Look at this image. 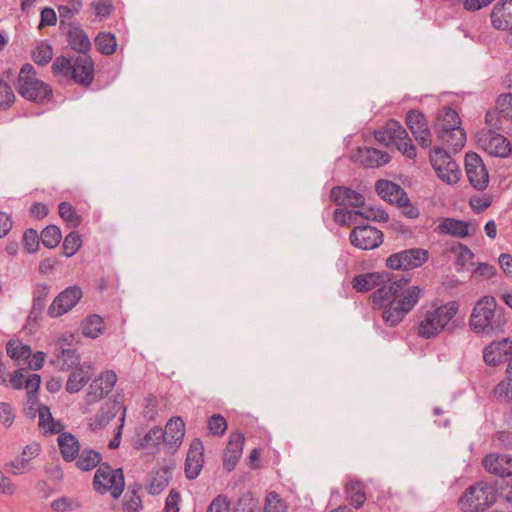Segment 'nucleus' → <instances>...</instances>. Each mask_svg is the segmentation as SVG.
<instances>
[{
	"mask_svg": "<svg viewBox=\"0 0 512 512\" xmlns=\"http://www.w3.org/2000/svg\"><path fill=\"white\" fill-rule=\"evenodd\" d=\"M410 278L402 277L392 280L390 273L370 272L356 275L352 286L360 293H366L378 287L371 295L374 309H382L383 322L389 327L398 326L423 296L420 286L405 289Z\"/></svg>",
	"mask_w": 512,
	"mask_h": 512,
	"instance_id": "1",
	"label": "nucleus"
},
{
	"mask_svg": "<svg viewBox=\"0 0 512 512\" xmlns=\"http://www.w3.org/2000/svg\"><path fill=\"white\" fill-rule=\"evenodd\" d=\"M507 317L503 308H497L493 296H483L475 304L469 325L476 334L495 336L504 332Z\"/></svg>",
	"mask_w": 512,
	"mask_h": 512,
	"instance_id": "2",
	"label": "nucleus"
},
{
	"mask_svg": "<svg viewBox=\"0 0 512 512\" xmlns=\"http://www.w3.org/2000/svg\"><path fill=\"white\" fill-rule=\"evenodd\" d=\"M458 310V302L449 301L426 311H419L418 336L424 339L435 338L448 327Z\"/></svg>",
	"mask_w": 512,
	"mask_h": 512,
	"instance_id": "3",
	"label": "nucleus"
},
{
	"mask_svg": "<svg viewBox=\"0 0 512 512\" xmlns=\"http://www.w3.org/2000/svg\"><path fill=\"white\" fill-rule=\"evenodd\" d=\"M17 91L26 100L37 104L47 103L53 97L52 88L36 78L35 68L29 63L24 64L20 69Z\"/></svg>",
	"mask_w": 512,
	"mask_h": 512,
	"instance_id": "4",
	"label": "nucleus"
},
{
	"mask_svg": "<svg viewBox=\"0 0 512 512\" xmlns=\"http://www.w3.org/2000/svg\"><path fill=\"white\" fill-rule=\"evenodd\" d=\"M496 502V490L487 482L479 481L465 489L458 500L463 512H482Z\"/></svg>",
	"mask_w": 512,
	"mask_h": 512,
	"instance_id": "5",
	"label": "nucleus"
},
{
	"mask_svg": "<svg viewBox=\"0 0 512 512\" xmlns=\"http://www.w3.org/2000/svg\"><path fill=\"white\" fill-rule=\"evenodd\" d=\"M93 488L99 494L109 492L113 498H119L125 488L123 470L112 469L108 463L100 464L94 474Z\"/></svg>",
	"mask_w": 512,
	"mask_h": 512,
	"instance_id": "6",
	"label": "nucleus"
},
{
	"mask_svg": "<svg viewBox=\"0 0 512 512\" xmlns=\"http://www.w3.org/2000/svg\"><path fill=\"white\" fill-rule=\"evenodd\" d=\"M485 122L498 131L512 130V93H502L497 97L495 108L485 115Z\"/></svg>",
	"mask_w": 512,
	"mask_h": 512,
	"instance_id": "7",
	"label": "nucleus"
},
{
	"mask_svg": "<svg viewBox=\"0 0 512 512\" xmlns=\"http://www.w3.org/2000/svg\"><path fill=\"white\" fill-rule=\"evenodd\" d=\"M429 259V253L422 248H410L393 253L386 259V266L392 270H410L422 266Z\"/></svg>",
	"mask_w": 512,
	"mask_h": 512,
	"instance_id": "8",
	"label": "nucleus"
},
{
	"mask_svg": "<svg viewBox=\"0 0 512 512\" xmlns=\"http://www.w3.org/2000/svg\"><path fill=\"white\" fill-rule=\"evenodd\" d=\"M477 142L484 151L492 156L506 158L512 151L510 141L503 135L496 133L493 128L479 132Z\"/></svg>",
	"mask_w": 512,
	"mask_h": 512,
	"instance_id": "9",
	"label": "nucleus"
},
{
	"mask_svg": "<svg viewBox=\"0 0 512 512\" xmlns=\"http://www.w3.org/2000/svg\"><path fill=\"white\" fill-rule=\"evenodd\" d=\"M383 232L370 225L356 226L350 232V243L361 250H372L383 243Z\"/></svg>",
	"mask_w": 512,
	"mask_h": 512,
	"instance_id": "10",
	"label": "nucleus"
},
{
	"mask_svg": "<svg viewBox=\"0 0 512 512\" xmlns=\"http://www.w3.org/2000/svg\"><path fill=\"white\" fill-rule=\"evenodd\" d=\"M465 170L470 184L477 190L483 191L489 183L488 171L481 157L474 152L465 156Z\"/></svg>",
	"mask_w": 512,
	"mask_h": 512,
	"instance_id": "11",
	"label": "nucleus"
},
{
	"mask_svg": "<svg viewBox=\"0 0 512 512\" xmlns=\"http://www.w3.org/2000/svg\"><path fill=\"white\" fill-rule=\"evenodd\" d=\"M405 121L418 144L422 148H429L432 144V136L424 114L412 109L407 112Z\"/></svg>",
	"mask_w": 512,
	"mask_h": 512,
	"instance_id": "12",
	"label": "nucleus"
},
{
	"mask_svg": "<svg viewBox=\"0 0 512 512\" xmlns=\"http://www.w3.org/2000/svg\"><path fill=\"white\" fill-rule=\"evenodd\" d=\"M82 290L79 287H68L55 297L48 308V315L52 318L62 316L70 311L81 299Z\"/></svg>",
	"mask_w": 512,
	"mask_h": 512,
	"instance_id": "13",
	"label": "nucleus"
},
{
	"mask_svg": "<svg viewBox=\"0 0 512 512\" xmlns=\"http://www.w3.org/2000/svg\"><path fill=\"white\" fill-rule=\"evenodd\" d=\"M116 382L117 375L114 371L108 370L104 372L90 384L89 391L85 396L86 402L90 404L102 399L111 392Z\"/></svg>",
	"mask_w": 512,
	"mask_h": 512,
	"instance_id": "14",
	"label": "nucleus"
},
{
	"mask_svg": "<svg viewBox=\"0 0 512 512\" xmlns=\"http://www.w3.org/2000/svg\"><path fill=\"white\" fill-rule=\"evenodd\" d=\"M512 354V338L493 341L483 350V359L489 366H498Z\"/></svg>",
	"mask_w": 512,
	"mask_h": 512,
	"instance_id": "15",
	"label": "nucleus"
},
{
	"mask_svg": "<svg viewBox=\"0 0 512 512\" xmlns=\"http://www.w3.org/2000/svg\"><path fill=\"white\" fill-rule=\"evenodd\" d=\"M204 464V447L200 439H194L190 444L185 460V475L189 480L196 479Z\"/></svg>",
	"mask_w": 512,
	"mask_h": 512,
	"instance_id": "16",
	"label": "nucleus"
},
{
	"mask_svg": "<svg viewBox=\"0 0 512 512\" xmlns=\"http://www.w3.org/2000/svg\"><path fill=\"white\" fill-rule=\"evenodd\" d=\"M71 79L85 87L91 85L94 80V62L89 55H79L73 59Z\"/></svg>",
	"mask_w": 512,
	"mask_h": 512,
	"instance_id": "17",
	"label": "nucleus"
},
{
	"mask_svg": "<svg viewBox=\"0 0 512 512\" xmlns=\"http://www.w3.org/2000/svg\"><path fill=\"white\" fill-rule=\"evenodd\" d=\"M245 437L241 432L231 433L223 454V468L227 472L235 469L241 458Z\"/></svg>",
	"mask_w": 512,
	"mask_h": 512,
	"instance_id": "18",
	"label": "nucleus"
},
{
	"mask_svg": "<svg viewBox=\"0 0 512 512\" xmlns=\"http://www.w3.org/2000/svg\"><path fill=\"white\" fill-rule=\"evenodd\" d=\"M375 190L382 199L389 201L391 204L402 206L408 203L407 193L400 185L392 181L378 180L375 184Z\"/></svg>",
	"mask_w": 512,
	"mask_h": 512,
	"instance_id": "19",
	"label": "nucleus"
},
{
	"mask_svg": "<svg viewBox=\"0 0 512 512\" xmlns=\"http://www.w3.org/2000/svg\"><path fill=\"white\" fill-rule=\"evenodd\" d=\"M482 464L486 471L496 476L512 475V456L490 453L483 458Z\"/></svg>",
	"mask_w": 512,
	"mask_h": 512,
	"instance_id": "20",
	"label": "nucleus"
},
{
	"mask_svg": "<svg viewBox=\"0 0 512 512\" xmlns=\"http://www.w3.org/2000/svg\"><path fill=\"white\" fill-rule=\"evenodd\" d=\"M330 198L338 206L361 208L365 204V197L361 193L345 186L333 187Z\"/></svg>",
	"mask_w": 512,
	"mask_h": 512,
	"instance_id": "21",
	"label": "nucleus"
},
{
	"mask_svg": "<svg viewBox=\"0 0 512 512\" xmlns=\"http://www.w3.org/2000/svg\"><path fill=\"white\" fill-rule=\"evenodd\" d=\"M355 162L366 168H377L390 161L388 153L376 148H360L353 156Z\"/></svg>",
	"mask_w": 512,
	"mask_h": 512,
	"instance_id": "22",
	"label": "nucleus"
},
{
	"mask_svg": "<svg viewBox=\"0 0 512 512\" xmlns=\"http://www.w3.org/2000/svg\"><path fill=\"white\" fill-rule=\"evenodd\" d=\"M40 452L41 448L38 443H31L26 445L22 451L21 456L8 462L6 467L9 468L10 472L14 475L23 474L31 469L30 461L37 457Z\"/></svg>",
	"mask_w": 512,
	"mask_h": 512,
	"instance_id": "23",
	"label": "nucleus"
},
{
	"mask_svg": "<svg viewBox=\"0 0 512 512\" xmlns=\"http://www.w3.org/2000/svg\"><path fill=\"white\" fill-rule=\"evenodd\" d=\"M171 479V467L166 465L155 468L149 474L145 487L149 494L158 495L168 486Z\"/></svg>",
	"mask_w": 512,
	"mask_h": 512,
	"instance_id": "24",
	"label": "nucleus"
},
{
	"mask_svg": "<svg viewBox=\"0 0 512 512\" xmlns=\"http://www.w3.org/2000/svg\"><path fill=\"white\" fill-rule=\"evenodd\" d=\"M491 23L495 29L512 28V0H500L491 12Z\"/></svg>",
	"mask_w": 512,
	"mask_h": 512,
	"instance_id": "25",
	"label": "nucleus"
},
{
	"mask_svg": "<svg viewBox=\"0 0 512 512\" xmlns=\"http://www.w3.org/2000/svg\"><path fill=\"white\" fill-rule=\"evenodd\" d=\"M163 442L173 449L178 448L185 436V423L181 417H172L162 429Z\"/></svg>",
	"mask_w": 512,
	"mask_h": 512,
	"instance_id": "26",
	"label": "nucleus"
},
{
	"mask_svg": "<svg viewBox=\"0 0 512 512\" xmlns=\"http://www.w3.org/2000/svg\"><path fill=\"white\" fill-rule=\"evenodd\" d=\"M93 367L89 363H83L76 367L68 377L65 389L68 393L79 392L92 378Z\"/></svg>",
	"mask_w": 512,
	"mask_h": 512,
	"instance_id": "27",
	"label": "nucleus"
},
{
	"mask_svg": "<svg viewBox=\"0 0 512 512\" xmlns=\"http://www.w3.org/2000/svg\"><path fill=\"white\" fill-rule=\"evenodd\" d=\"M67 29L66 37L71 49L87 55L91 49V42L85 31L77 24H69Z\"/></svg>",
	"mask_w": 512,
	"mask_h": 512,
	"instance_id": "28",
	"label": "nucleus"
},
{
	"mask_svg": "<svg viewBox=\"0 0 512 512\" xmlns=\"http://www.w3.org/2000/svg\"><path fill=\"white\" fill-rule=\"evenodd\" d=\"M64 339H59L55 344L57 351L56 364L62 371L71 370L78 367L80 362L79 354L76 349L63 347Z\"/></svg>",
	"mask_w": 512,
	"mask_h": 512,
	"instance_id": "29",
	"label": "nucleus"
},
{
	"mask_svg": "<svg viewBox=\"0 0 512 512\" xmlns=\"http://www.w3.org/2000/svg\"><path fill=\"white\" fill-rule=\"evenodd\" d=\"M456 127H462L458 113L450 107H443L439 110L436 122L433 126L436 136L444 133L442 129L448 132V130Z\"/></svg>",
	"mask_w": 512,
	"mask_h": 512,
	"instance_id": "30",
	"label": "nucleus"
},
{
	"mask_svg": "<svg viewBox=\"0 0 512 512\" xmlns=\"http://www.w3.org/2000/svg\"><path fill=\"white\" fill-rule=\"evenodd\" d=\"M50 287L46 283H38L33 290L32 308L28 316V321L36 322L42 315L46 306V299L49 295Z\"/></svg>",
	"mask_w": 512,
	"mask_h": 512,
	"instance_id": "31",
	"label": "nucleus"
},
{
	"mask_svg": "<svg viewBox=\"0 0 512 512\" xmlns=\"http://www.w3.org/2000/svg\"><path fill=\"white\" fill-rule=\"evenodd\" d=\"M57 441L62 458L66 462L76 460L80 452V443L78 439L69 432H63L60 433Z\"/></svg>",
	"mask_w": 512,
	"mask_h": 512,
	"instance_id": "32",
	"label": "nucleus"
},
{
	"mask_svg": "<svg viewBox=\"0 0 512 512\" xmlns=\"http://www.w3.org/2000/svg\"><path fill=\"white\" fill-rule=\"evenodd\" d=\"M437 139L452 152L456 153L463 149L466 144V132L462 127H456L437 135Z\"/></svg>",
	"mask_w": 512,
	"mask_h": 512,
	"instance_id": "33",
	"label": "nucleus"
},
{
	"mask_svg": "<svg viewBox=\"0 0 512 512\" xmlns=\"http://www.w3.org/2000/svg\"><path fill=\"white\" fill-rule=\"evenodd\" d=\"M102 461V455L93 449L85 448L79 452L76 458V467L81 471H91L92 469L99 467Z\"/></svg>",
	"mask_w": 512,
	"mask_h": 512,
	"instance_id": "34",
	"label": "nucleus"
},
{
	"mask_svg": "<svg viewBox=\"0 0 512 512\" xmlns=\"http://www.w3.org/2000/svg\"><path fill=\"white\" fill-rule=\"evenodd\" d=\"M397 133L403 134L404 127L396 120H389L382 129L374 132V137L376 141L387 146L394 143Z\"/></svg>",
	"mask_w": 512,
	"mask_h": 512,
	"instance_id": "35",
	"label": "nucleus"
},
{
	"mask_svg": "<svg viewBox=\"0 0 512 512\" xmlns=\"http://www.w3.org/2000/svg\"><path fill=\"white\" fill-rule=\"evenodd\" d=\"M441 234L465 238L469 235L468 223L454 218H445L438 226Z\"/></svg>",
	"mask_w": 512,
	"mask_h": 512,
	"instance_id": "36",
	"label": "nucleus"
},
{
	"mask_svg": "<svg viewBox=\"0 0 512 512\" xmlns=\"http://www.w3.org/2000/svg\"><path fill=\"white\" fill-rule=\"evenodd\" d=\"M84 336L95 339L104 331V322L101 316L93 314L88 316L81 325Z\"/></svg>",
	"mask_w": 512,
	"mask_h": 512,
	"instance_id": "37",
	"label": "nucleus"
},
{
	"mask_svg": "<svg viewBox=\"0 0 512 512\" xmlns=\"http://www.w3.org/2000/svg\"><path fill=\"white\" fill-rule=\"evenodd\" d=\"M6 352L9 357L15 360L19 365L25 364L31 356V349L19 341L11 340L6 345Z\"/></svg>",
	"mask_w": 512,
	"mask_h": 512,
	"instance_id": "38",
	"label": "nucleus"
},
{
	"mask_svg": "<svg viewBox=\"0 0 512 512\" xmlns=\"http://www.w3.org/2000/svg\"><path fill=\"white\" fill-rule=\"evenodd\" d=\"M162 428L155 426L151 428L142 438H139L134 442V446L137 449H146L158 446L163 442Z\"/></svg>",
	"mask_w": 512,
	"mask_h": 512,
	"instance_id": "39",
	"label": "nucleus"
},
{
	"mask_svg": "<svg viewBox=\"0 0 512 512\" xmlns=\"http://www.w3.org/2000/svg\"><path fill=\"white\" fill-rule=\"evenodd\" d=\"M39 426L46 429V432L51 434H58L62 430L63 426L59 422H55L49 407L40 404L39 405Z\"/></svg>",
	"mask_w": 512,
	"mask_h": 512,
	"instance_id": "40",
	"label": "nucleus"
},
{
	"mask_svg": "<svg viewBox=\"0 0 512 512\" xmlns=\"http://www.w3.org/2000/svg\"><path fill=\"white\" fill-rule=\"evenodd\" d=\"M95 45L101 54L108 56L116 51L117 42L114 34L110 32H100L95 37Z\"/></svg>",
	"mask_w": 512,
	"mask_h": 512,
	"instance_id": "41",
	"label": "nucleus"
},
{
	"mask_svg": "<svg viewBox=\"0 0 512 512\" xmlns=\"http://www.w3.org/2000/svg\"><path fill=\"white\" fill-rule=\"evenodd\" d=\"M394 144L397 149L409 159H414L416 157V146L413 144L412 139L409 137L405 128L403 134H396Z\"/></svg>",
	"mask_w": 512,
	"mask_h": 512,
	"instance_id": "42",
	"label": "nucleus"
},
{
	"mask_svg": "<svg viewBox=\"0 0 512 512\" xmlns=\"http://www.w3.org/2000/svg\"><path fill=\"white\" fill-rule=\"evenodd\" d=\"M52 58V46L45 41L40 42L32 51V59L37 65L45 66L52 60Z\"/></svg>",
	"mask_w": 512,
	"mask_h": 512,
	"instance_id": "43",
	"label": "nucleus"
},
{
	"mask_svg": "<svg viewBox=\"0 0 512 512\" xmlns=\"http://www.w3.org/2000/svg\"><path fill=\"white\" fill-rule=\"evenodd\" d=\"M58 208L59 215L70 227L76 228L81 224L82 217L69 202H61Z\"/></svg>",
	"mask_w": 512,
	"mask_h": 512,
	"instance_id": "44",
	"label": "nucleus"
},
{
	"mask_svg": "<svg viewBox=\"0 0 512 512\" xmlns=\"http://www.w3.org/2000/svg\"><path fill=\"white\" fill-rule=\"evenodd\" d=\"M62 234L59 227L49 225L43 229L40 235L41 242L49 249L55 248L61 241Z\"/></svg>",
	"mask_w": 512,
	"mask_h": 512,
	"instance_id": "45",
	"label": "nucleus"
},
{
	"mask_svg": "<svg viewBox=\"0 0 512 512\" xmlns=\"http://www.w3.org/2000/svg\"><path fill=\"white\" fill-rule=\"evenodd\" d=\"M349 494V503L356 509L360 508L366 501V496L359 482L348 483L345 487Z\"/></svg>",
	"mask_w": 512,
	"mask_h": 512,
	"instance_id": "46",
	"label": "nucleus"
},
{
	"mask_svg": "<svg viewBox=\"0 0 512 512\" xmlns=\"http://www.w3.org/2000/svg\"><path fill=\"white\" fill-rule=\"evenodd\" d=\"M82 245L81 235L76 232H70L64 239L62 248L63 253L67 257H71L80 249Z\"/></svg>",
	"mask_w": 512,
	"mask_h": 512,
	"instance_id": "47",
	"label": "nucleus"
},
{
	"mask_svg": "<svg viewBox=\"0 0 512 512\" xmlns=\"http://www.w3.org/2000/svg\"><path fill=\"white\" fill-rule=\"evenodd\" d=\"M453 160L448 152L443 148H434L430 153V162L432 167L434 168L436 174L442 172L444 167L448 161Z\"/></svg>",
	"mask_w": 512,
	"mask_h": 512,
	"instance_id": "48",
	"label": "nucleus"
},
{
	"mask_svg": "<svg viewBox=\"0 0 512 512\" xmlns=\"http://www.w3.org/2000/svg\"><path fill=\"white\" fill-rule=\"evenodd\" d=\"M442 169L443 171L438 174L442 181L448 184H455L459 181L460 169L454 160L448 161Z\"/></svg>",
	"mask_w": 512,
	"mask_h": 512,
	"instance_id": "49",
	"label": "nucleus"
},
{
	"mask_svg": "<svg viewBox=\"0 0 512 512\" xmlns=\"http://www.w3.org/2000/svg\"><path fill=\"white\" fill-rule=\"evenodd\" d=\"M51 68L54 75L62 74L66 78H71L73 59L71 60L64 56H59L54 60Z\"/></svg>",
	"mask_w": 512,
	"mask_h": 512,
	"instance_id": "50",
	"label": "nucleus"
},
{
	"mask_svg": "<svg viewBox=\"0 0 512 512\" xmlns=\"http://www.w3.org/2000/svg\"><path fill=\"white\" fill-rule=\"evenodd\" d=\"M493 396L498 401H512V377L498 383L493 389Z\"/></svg>",
	"mask_w": 512,
	"mask_h": 512,
	"instance_id": "51",
	"label": "nucleus"
},
{
	"mask_svg": "<svg viewBox=\"0 0 512 512\" xmlns=\"http://www.w3.org/2000/svg\"><path fill=\"white\" fill-rule=\"evenodd\" d=\"M15 102V95L11 86L0 79V109L7 110Z\"/></svg>",
	"mask_w": 512,
	"mask_h": 512,
	"instance_id": "52",
	"label": "nucleus"
},
{
	"mask_svg": "<svg viewBox=\"0 0 512 512\" xmlns=\"http://www.w3.org/2000/svg\"><path fill=\"white\" fill-rule=\"evenodd\" d=\"M361 211H354L355 215H359L367 220L383 221L386 222L389 219L388 214L381 208L374 207H362Z\"/></svg>",
	"mask_w": 512,
	"mask_h": 512,
	"instance_id": "53",
	"label": "nucleus"
},
{
	"mask_svg": "<svg viewBox=\"0 0 512 512\" xmlns=\"http://www.w3.org/2000/svg\"><path fill=\"white\" fill-rule=\"evenodd\" d=\"M208 429L216 436L223 435L227 429L226 419L221 414H214L208 419Z\"/></svg>",
	"mask_w": 512,
	"mask_h": 512,
	"instance_id": "54",
	"label": "nucleus"
},
{
	"mask_svg": "<svg viewBox=\"0 0 512 512\" xmlns=\"http://www.w3.org/2000/svg\"><path fill=\"white\" fill-rule=\"evenodd\" d=\"M40 237L36 230L29 228L23 234V245L28 253H34L39 248Z\"/></svg>",
	"mask_w": 512,
	"mask_h": 512,
	"instance_id": "55",
	"label": "nucleus"
},
{
	"mask_svg": "<svg viewBox=\"0 0 512 512\" xmlns=\"http://www.w3.org/2000/svg\"><path fill=\"white\" fill-rule=\"evenodd\" d=\"M236 511L238 512H261V508L253 499L251 494L243 495L236 504Z\"/></svg>",
	"mask_w": 512,
	"mask_h": 512,
	"instance_id": "56",
	"label": "nucleus"
},
{
	"mask_svg": "<svg viewBox=\"0 0 512 512\" xmlns=\"http://www.w3.org/2000/svg\"><path fill=\"white\" fill-rule=\"evenodd\" d=\"M115 416V413L112 412L110 409L109 411L106 413L104 411V408L101 409V412L96 414L90 421V428L93 430V431H96V430H100L102 429L103 427H105L109 422L110 420Z\"/></svg>",
	"mask_w": 512,
	"mask_h": 512,
	"instance_id": "57",
	"label": "nucleus"
},
{
	"mask_svg": "<svg viewBox=\"0 0 512 512\" xmlns=\"http://www.w3.org/2000/svg\"><path fill=\"white\" fill-rule=\"evenodd\" d=\"M16 414L11 404L0 402V423L5 427H10L14 423Z\"/></svg>",
	"mask_w": 512,
	"mask_h": 512,
	"instance_id": "58",
	"label": "nucleus"
},
{
	"mask_svg": "<svg viewBox=\"0 0 512 512\" xmlns=\"http://www.w3.org/2000/svg\"><path fill=\"white\" fill-rule=\"evenodd\" d=\"M95 15L99 18H106L110 16L113 11L111 0H95L92 2Z\"/></svg>",
	"mask_w": 512,
	"mask_h": 512,
	"instance_id": "59",
	"label": "nucleus"
},
{
	"mask_svg": "<svg viewBox=\"0 0 512 512\" xmlns=\"http://www.w3.org/2000/svg\"><path fill=\"white\" fill-rule=\"evenodd\" d=\"M230 502L225 495L216 496L210 503L207 512H229Z\"/></svg>",
	"mask_w": 512,
	"mask_h": 512,
	"instance_id": "60",
	"label": "nucleus"
},
{
	"mask_svg": "<svg viewBox=\"0 0 512 512\" xmlns=\"http://www.w3.org/2000/svg\"><path fill=\"white\" fill-rule=\"evenodd\" d=\"M41 377L38 374H32L25 379L24 387L27 390V395L30 401L36 398V393L39 389Z\"/></svg>",
	"mask_w": 512,
	"mask_h": 512,
	"instance_id": "61",
	"label": "nucleus"
},
{
	"mask_svg": "<svg viewBox=\"0 0 512 512\" xmlns=\"http://www.w3.org/2000/svg\"><path fill=\"white\" fill-rule=\"evenodd\" d=\"M265 512H287L282 500L276 493H269L266 499Z\"/></svg>",
	"mask_w": 512,
	"mask_h": 512,
	"instance_id": "62",
	"label": "nucleus"
},
{
	"mask_svg": "<svg viewBox=\"0 0 512 512\" xmlns=\"http://www.w3.org/2000/svg\"><path fill=\"white\" fill-rule=\"evenodd\" d=\"M180 493L172 489L165 503L164 512H179Z\"/></svg>",
	"mask_w": 512,
	"mask_h": 512,
	"instance_id": "63",
	"label": "nucleus"
},
{
	"mask_svg": "<svg viewBox=\"0 0 512 512\" xmlns=\"http://www.w3.org/2000/svg\"><path fill=\"white\" fill-rule=\"evenodd\" d=\"M496 446L501 448H512V431H499L493 436Z\"/></svg>",
	"mask_w": 512,
	"mask_h": 512,
	"instance_id": "64",
	"label": "nucleus"
}]
</instances>
